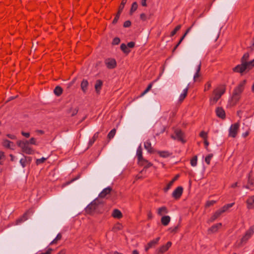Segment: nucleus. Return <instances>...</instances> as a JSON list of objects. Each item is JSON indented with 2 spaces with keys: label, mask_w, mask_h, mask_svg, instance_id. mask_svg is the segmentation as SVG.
I'll use <instances>...</instances> for the list:
<instances>
[{
  "label": "nucleus",
  "mask_w": 254,
  "mask_h": 254,
  "mask_svg": "<svg viewBox=\"0 0 254 254\" xmlns=\"http://www.w3.org/2000/svg\"><path fill=\"white\" fill-rule=\"evenodd\" d=\"M249 58V54L248 53H245L241 59L242 64L237 65L236 67L233 68V70L234 72L243 73L247 69H250L254 66V59L248 62L247 60Z\"/></svg>",
  "instance_id": "f257e3e1"
},
{
  "label": "nucleus",
  "mask_w": 254,
  "mask_h": 254,
  "mask_svg": "<svg viewBox=\"0 0 254 254\" xmlns=\"http://www.w3.org/2000/svg\"><path fill=\"white\" fill-rule=\"evenodd\" d=\"M103 201L96 198L87 206L85 211L86 213L89 214L100 213L103 211Z\"/></svg>",
  "instance_id": "f03ea898"
},
{
  "label": "nucleus",
  "mask_w": 254,
  "mask_h": 254,
  "mask_svg": "<svg viewBox=\"0 0 254 254\" xmlns=\"http://www.w3.org/2000/svg\"><path fill=\"white\" fill-rule=\"evenodd\" d=\"M246 82L247 80L245 79L240 82L234 88L230 101V104L231 105L235 106L240 99L241 94L244 90Z\"/></svg>",
  "instance_id": "7ed1b4c3"
},
{
  "label": "nucleus",
  "mask_w": 254,
  "mask_h": 254,
  "mask_svg": "<svg viewBox=\"0 0 254 254\" xmlns=\"http://www.w3.org/2000/svg\"><path fill=\"white\" fill-rule=\"evenodd\" d=\"M225 90L226 87L224 85H222L215 89L213 91L214 97L210 99V103L211 104H215L225 93Z\"/></svg>",
  "instance_id": "20e7f679"
},
{
  "label": "nucleus",
  "mask_w": 254,
  "mask_h": 254,
  "mask_svg": "<svg viewBox=\"0 0 254 254\" xmlns=\"http://www.w3.org/2000/svg\"><path fill=\"white\" fill-rule=\"evenodd\" d=\"M17 144L21 148L22 152L27 154H33L34 153V150L29 146L28 140H18Z\"/></svg>",
  "instance_id": "39448f33"
},
{
  "label": "nucleus",
  "mask_w": 254,
  "mask_h": 254,
  "mask_svg": "<svg viewBox=\"0 0 254 254\" xmlns=\"http://www.w3.org/2000/svg\"><path fill=\"white\" fill-rule=\"evenodd\" d=\"M254 234V225L252 226L248 230H247L245 235L242 237L241 240V244H245L247 241Z\"/></svg>",
  "instance_id": "423d86ee"
},
{
  "label": "nucleus",
  "mask_w": 254,
  "mask_h": 254,
  "mask_svg": "<svg viewBox=\"0 0 254 254\" xmlns=\"http://www.w3.org/2000/svg\"><path fill=\"white\" fill-rule=\"evenodd\" d=\"M175 135H172L171 137L174 139L185 143L186 141L184 139V133L180 129H176L174 131Z\"/></svg>",
  "instance_id": "0eeeda50"
},
{
  "label": "nucleus",
  "mask_w": 254,
  "mask_h": 254,
  "mask_svg": "<svg viewBox=\"0 0 254 254\" xmlns=\"http://www.w3.org/2000/svg\"><path fill=\"white\" fill-rule=\"evenodd\" d=\"M239 126L240 125L239 123H235L231 125L229 130V136L232 137L233 138L236 136L239 128Z\"/></svg>",
  "instance_id": "6e6552de"
},
{
  "label": "nucleus",
  "mask_w": 254,
  "mask_h": 254,
  "mask_svg": "<svg viewBox=\"0 0 254 254\" xmlns=\"http://www.w3.org/2000/svg\"><path fill=\"white\" fill-rule=\"evenodd\" d=\"M183 191V188L182 187H177L173 192L172 193V196L176 199H178L180 198L181 196Z\"/></svg>",
  "instance_id": "1a4fd4ad"
},
{
  "label": "nucleus",
  "mask_w": 254,
  "mask_h": 254,
  "mask_svg": "<svg viewBox=\"0 0 254 254\" xmlns=\"http://www.w3.org/2000/svg\"><path fill=\"white\" fill-rule=\"evenodd\" d=\"M105 64L109 69L114 68L117 65V63L114 59H107L105 61Z\"/></svg>",
  "instance_id": "9d476101"
},
{
  "label": "nucleus",
  "mask_w": 254,
  "mask_h": 254,
  "mask_svg": "<svg viewBox=\"0 0 254 254\" xmlns=\"http://www.w3.org/2000/svg\"><path fill=\"white\" fill-rule=\"evenodd\" d=\"M160 239V237H157L156 239L149 242L145 248V251L147 252L149 249L155 247V246L158 243Z\"/></svg>",
  "instance_id": "9b49d317"
},
{
  "label": "nucleus",
  "mask_w": 254,
  "mask_h": 254,
  "mask_svg": "<svg viewBox=\"0 0 254 254\" xmlns=\"http://www.w3.org/2000/svg\"><path fill=\"white\" fill-rule=\"evenodd\" d=\"M172 243L171 242H168L166 245L162 246L157 250V254H161L165 253L169 249Z\"/></svg>",
  "instance_id": "f8f14e48"
},
{
  "label": "nucleus",
  "mask_w": 254,
  "mask_h": 254,
  "mask_svg": "<svg viewBox=\"0 0 254 254\" xmlns=\"http://www.w3.org/2000/svg\"><path fill=\"white\" fill-rule=\"evenodd\" d=\"M136 155H137V158H138V161L139 163L141 162H147V160L144 159L143 158L142 152V148H141V145H140L137 149Z\"/></svg>",
  "instance_id": "ddd939ff"
},
{
  "label": "nucleus",
  "mask_w": 254,
  "mask_h": 254,
  "mask_svg": "<svg viewBox=\"0 0 254 254\" xmlns=\"http://www.w3.org/2000/svg\"><path fill=\"white\" fill-rule=\"evenodd\" d=\"M247 208L249 209L254 208V195L251 196L248 198L246 201Z\"/></svg>",
  "instance_id": "4468645a"
},
{
  "label": "nucleus",
  "mask_w": 254,
  "mask_h": 254,
  "mask_svg": "<svg viewBox=\"0 0 254 254\" xmlns=\"http://www.w3.org/2000/svg\"><path fill=\"white\" fill-rule=\"evenodd\" d=\"M112 189L110 187H108L107 188L104 189L99 194V197L100 198H104L107 194L110 193Z\"/></svg>",
  "instance_id": "2eb2a0df"
},
{
  "label": "nucleus",
  "mask_w": 254,
  "mask_h": 254,
  "mask_svg": "<svg viewBox=\"0 0 254 254\" xmlns=\"http://www.w3.org/2000/svg\"><path fill=\"white\" fill-rule=\"evenodd\" d=\"M179 177H180V176L179 174L176 175L174 177V178L172 179V180L171 181H170L169 183V184L167 185L166 187L164 189V190L165 192H167L169 190H170V189L171 188V187H172V186L173 185V184H174L175 181L177 180L178 179V178H179Z\"/></svg>",
  "instance_id": "dca6fc26"
},
{
  "label": "nucleus",
  "mask_w": 254,
  "mask_h": 254,
  "mask_svg": "<svg viewBox=\"0 0 254 254\" xmlns=\"http://www.w3.org/2000/svg\"><path fill=\"white\" fill-rule=\"evenodd\" d=\"M216 113L217 116L218 117H219L221 119H224L225 118V113L222 108L218 107L216 109Z\"/></svg>",
  "instance_id": "f3484780"
},
{
  "label": "nucleus",
  "mask_w": 254,
  "mask_h": 254,
  "mask_svg": "<svg viewBox=\"0 0 254 254\" xmlns=\"http://www.w3.org/2000/svg\"><path fill=\"white\" fill-rule=\"evenodd\" d=\"M88 82L86 79H83L81 83V89L83 93H86L88 90Z\"/></svg>",
  "instance_id": "a211bd4d"
},
{
  "label": "nucleus",
  "mask_w": 254,
  "mask_h": 254,
  "mask_svg": "<svg viewBox=\"0 0 254 254\" xmlns=\"http://www.w3.org/2000/svg\"><path fill=\"white\" fill-rule=\"evenodd\" d=\"M223 213V212L222 211L221 209L218 210L210 217V219L209 220V221L210 222H212L214 221L218 217H219L221 215V214H222Z\"/></svg>",
  "instance_id": "6ab92c4d"
},
{
  "label": "nucleus",
  "mask_w": 254,
  "mask_h": 254,
  "mask_svg": "<svg viewBox=\"0 0 254 254\" xmlns=\"http://www.w3.org/2000/svg\"><path fill=\"white\" fill-rule=\"evenodd\" d=\"M189 88V84H188L187 87L185 89H184L183 93L180 95V96L179 97V101L180 102H182L185 99V98L186 97L187 94H188Z\"/></svg>",
  "instance_id": "aec40b11"
},
{
  "label": "nucleus",
  "mask_w": 254,
  "mask_h": 254,
  "mask_svg": "<svg viewBox=\"0 0 254 254\" xmlns=\"http://www.w3.org/2000/svg\"><path fill=\"white\" fill-rule=\"evenodd\" d=\"M103 85V81L98 79L96 81L95 89L97 93H99Z\"/></svg>",
  "instance_id": "412c9836"
},
{
  "label": "nucleus",
  "mask_w": 254,
  "mask_h": 254,
  "mask_svg": "<svg viewBox=\"0 0 254 254\" xmlns=\"http://www.w3.org/2000/svg\"><path fill=\"white\" fill-rule=\"evenodd\" d=\"M112 216L115 218L120 219L123 217V215L120 210L115 209L112 214Z\"/></svg>",
  "instance_id": "4be33fe9"
},
{
  "label": "nucleus",
  "mask_w": 254,
  "mask_h": 254,
  "mask_svg": "<svg viewBox=\"0 0 254 254\" xmlns=\"http://www.w3.org/2000/svg\"><path fill=\"white\" fill-rule=\"evenodd\" d=\"M2 145L7 148L13 149L11 147L14 146L13 142L7 140H3L2 142Z\"/></svg>",
  "instance_id": "5701e85b"
},
{
  "label": "nucleus",
  "mask_w": 254,
  "mask_h": 254,
  "mask_svg": "<svg viewBox=\"0 0 254 254\" xmlns=\"http://www.w3.org/2000/svg\"><path fill=\"white\" fill-rule=\"evenodd\" d=\"M254 187V179L251 178L250 177H249L248 184L246 186H245V188L248 189H253V188Z\"/></svg>",
  "instance_id": "b1692460"
},
{
  "label": "nucleus",
  "mask_w": 254,
  "mask_h": 254,
  "mask_svg": "<svg viewBox=\"0 0 254 254\" xmlns=\"http://www.w3.org/2000/svg\"><path fill=\"white\" fill-rule=\"evenodd\" d=\"M171 218L169 216H164L161 218V222L164 226H167L170 222Z\"/></svg>",
  "instance_id": "393cba45"
},
{
  "label": "nucleus",
  "mask_w": 254,
  "mask_h": 254,
  "mask_svg": "<svg viewBox=\"0 0 254 254\" xmlns=\"http://www.w3.org/2000/svg\"><path fill=\"white\" fill-rule=\"evenodd\" d=\"M168 213V210L166 206H162L159 208L157 210V214L161 216L163 214H167Z\"/></svg>",
  "instance_id": "a878e982"
},
{
  "label": "nucleus",
  "mask_w": 254,
  "mask_h": 254,
  "mask_svg": "<svg viewBox=\"0 0 254 254\" xmlns=\"http://www.w3.org/2000/svg\"><path fill=\"white\" fill-rule=\"evenodd\" d=\"M144 148L148 151L149 153H153V149L151 147V144L149 140L146 141L144 142Z\"/></svg>",
  "instance_id": "bb28decb"
},
{
  "label": "nucleus",
  "mask_w": 254,
  "mask_h": 254,
  "mask_svg": "<svg viewBox=\"0 0 254 254\" xmlns=\"http://www.w3.org/2000/svg\"><path fill=\"white\" fill-rule=\"evenodd\" d=\"M29 211H26L23 215V216L21 217L18 218L16 220V224H19V223H22V222H24V221L28 219L27 215H28V213H29Z\"/></svg>",
  "instance_id": "cd10ccee"
},
{
  "label": "nucleus",
  "mask_w": 254,
  "mask_h": 254,
  "mask_svg": "<svg viewBox=\"0 0 254 254\" xmlns=\"http://www.w3.org/2000/svg\"><path fill=\"white\" fill-rule=\"evenodd\" d=\"M222 226V224L221 223H217L211 226L208 230V231L214 233L217 231V230L220 228Z\"/></svg>",
  "instance_id": "c85d7f7f"
},
{
  "label": "nucleus",
  "mask_w": 254,
  "mask_h": 254,
  "mask_svg": "<svg viewBox=\"0 0 254 254\" xmlns=\"http://www.w3.org/2000/svg\"><path fill=\"white\" fill-rule=\"evenodd\" d=\"M200 68H201V62H199L198 65H197V67L196 68V72L194 74V76H193V80L194 82L196 81V78L199 76V72L200 70Z\"/></svg>",
  "instance_id": "c756f323"
},
{
  "label": "nucleus",
  "mask_w": 254,
  "mask_h": 254,
  "mask_svg": "<svg viewBox=\"0 0 254 254\" xmlns=\"http://www.w3.org/2000/svg\"><path fill=\"white\" fill-rule=\"evenodd\" d=\"M63 90L60 86H57L55 87L54 93L57 96H60L63 93Z\"/></svg>",
  "instance_id": "7c9ffc66"
},
{
  "label": "nucleus",
  "mask_w": 254,
  "mask_h": 254,
  "mask_svg": "<svg viewBox=\"0 0 254 254\" xmlns=\"http://www.w3.org/2000/svg\"><path fill=\"white\" fill-rule=\"evenodd\" d=\"M139 163L141 165H144L143 170L140 172V173H142L145 170H146L147 168L152 166V164L150 162H149L148 161L147 162H141Z\"/></svg>",
  "instance_id": "2f4dec72"
},
{
  "label": "nucleus",
  "mask_w": 254,
  "mask_h": 254,
  "mask_svg": "<svg viewBox=\"0 0 254 254\" xmlns=\"http://www.w3.org/2000/svg\"><path fill=\"white\" fill-rule=\"evenodd\" d=\"M98 135H99V132H96L93 136L92 137V138L89 140V143H88V147L91 146L94 143V142L95 141V140L97 139V138L98 137Z\"/></svg>",
  "instance_id": "473e14b6"
},
{
  "label": "nucleus",
  "mask_w": 254,
  "mask_h": 254,
  "mask_svg": "<svg viewBox=\"0 0 254 254\" xmlns=\"http://www.w3.org/2000/svg\"><path fill=\"white\" fill-rule=\"evenodd\" d=\"M120 48L123 52L126 54H128L130 52V50L127 48V45L124 43L121 44Z\"/></svg>",
  "instance_id": "72a5a7b5"
},
{
  "label": "nucleus",
  "mask_w": 254,
  "mask_h": 254,
  "mask_svg": "<svg viewBox=\"0 0 254 254\" xmlns=\"http://www.w3.org/2000/svg\"><path fill=\"white\" fill-rule=\"evenodd\" d=\"M127 0H122L121 3L119 6V10L117 13L121 14V12H122V11L124 8L125 5L127 3Z\"/></svg>",
  "instance_id": "f704fd0d"
},
{
  "label": "nucleus",
  "mask_w": 254,
  "mask_h": 254,
  "mask_svg": "<svg viewBox=\"0 0 254 254\" xmlns=\"http://www.w3.org/2000/svg\"><path fill=\"white\" fill-rule=\"evenodd\" d=\"M138 7V4L136 2H133L132 3L130 9V14H132L133 12H134Z\"/></svg>",
  "instance_id": "c9c22d12"
},
{
  "label": "nucleus",
  "mask_w": 254,
  "mask_h": 254,
  "mask_svg": "<svg viewBox=\"0 0 254 254\" xmlns=\"http://www.w3.org/2000/svg\"><path fill=\"white\" fill-rule=\"evenodd\" d=\"M234 204V203H231L227 204L224 205V206H223L221 208V210H222V211L223 212H224L226 211H227L229 208H230L231 207H232Z\"/></svg>",
  "instance_id": "e433bc0d"
},
{
  "label": "nucleus",
  "mask_w": 254,
  "mask_h": 254,
  "mask_svg": "<svg viewBox=\"0 0 254 254\" xmlns=\"http://www.w3.org/2000/svg\"><path fill=\"white\" fill-rule=\"evenodd\" d=\"M158 153L161 157L164 158L169 157L170 155V154L168 151H158Z\"/></svg>",
  "instance_id": "4c0bfd02"
},
{
  "label": "nucleus",
  "mask_w": 254,
  "mask_h": 254,
  "mask_svg": "<svg viewBox=\"0 0 254 254\" xmlns=\"http://www.w3.org/2000/svg\"><path fill=\"white\" fill-rule=\"evenodd\" d=\"M116 129L115 128L112 129L108 133V138L110 139L111 138H113L114 137V136L116 134Z\"/></svg>",
  "instance_id": "58836bf2"
},
{
  "label": "nucleus",
  "mask_w": 254,
  "mask_h": 254,
  "mask_svg": "<svg viewBox=\"0 0 254 254\" xmlns=\"http://www.w3.org/2000/svg\"><path fill=\"white\" fill-rule=\"evenodd\" d=\"M197 156H194L191 160H190V164L192 167H195L197 165Z\"/></svg>",
  "instance_id": "ea45409f"
},
{
  "label": "nucleus",
  "mask_w": 254,
  "mask_h": 254,
  "mask_svg": "<svg viewBox=\"0 0 254 254\" xmlns=\"http://www.w3.org/2000/svg\"><path fill=\"white\" fill-rule=\"evenodd\" d=\"M181 25H178V26H177L175 27V28L171 32L170 36H174L176 34L177 32L181 29Z\"/></svg>",
  "instance_id": "a19ab883"
},
{
  "label": "nucleus",
  "mask_w": 254,
  "mask_h": 254,
  "mask_svg": "<svg viewBox=\"0 0 254 254\" xmlns=\"http://www.w3.org/2000/svg\"><path fill=\"white\" fill-rule=\"evenodd\" d=\"M78 111V109L77 107H76L75 108H71L69 110V113L71 114V116H73L77 113Z\"/></svg>",
  "instance_id": "79ce46f5"
},
{
  "label": "nucleus",
  "mask_w": 254,
  "mask_h": 254,
  "mask_svg": "<svg viewBox=\"0 0 254 254\" xmlns=\"http://www.w3.org/2000/svg\"><path fill=\"white\" fill-rule=\"evenodd\" d=\"M179 225H178L174 227H171L168 229V231L171 233H175L177 232L179 229Z\"/></svg>",
  "instance_id": "37998d69"
},
{
  "label": "nucleus",
  "mask_w": 254,
  "mask_h": 254,
  "mask_svg": "<svg viewBox=\"0 0 254 254\" xmlns=\"http://www.w3.org/2000/svg\"><path fill=\"white\" fill-rule=\"evenodd\" d=\"M213 157V154H208L205 158V161L207 163V164L209 165L210 160Z\"/></svg>",
  "instance_id": "c03bdc74"
},
{
  "label": "nucleus",
  "mask_w": 254,
  "mask_h": 254,
  "mask_svg": "<svg viewBox=\"0 0 254 254\" xmlns=\"http://www.w3.org/2000/svg\"><path fill=\"white\" fill-rule=\"evenodd\" d=\"M46 159L47 158L45 157H42L41 158L38 159L36 160V163L37 165H39L40 164L44 163L46 160Z\"/></svg>",
  "instance_id": "a18cd8bd"
},
{
  "label": "nucleus",
  "mask_w": 254,
  "mask_h": 254,
  "mask_svg": "<svg viewBox=\"0 0 254 254\" xmlns=\"http://www.w3.org/2000/svg\"><path fill=\"white\" fill-rule=\"evenodd\" d=\"M216 202V201L215 200H209L207 201L206 203L205 206L206 207H208L211 205H213L214 204H215Z\"/></svg>",
  "instance_id": "49530a36"
},
{
  "label": "nucleus",
  "mask_w": 254,
  "mask_h": 254,
  "mask_svg": "<svg viewBox=\"0 0 254 254\" xmlns=\"http://www.w3.org/2000/svg\"><path fill=\"white\" fill-rule=\"evenodd\" d=\"M120 38L118 37H116V38H114L113 42H112V44L114 45H118L120 43Z\"/></svg>",
  "instance_id": "de8ad7c7"
},
{
  "label": "nucleus",
  "mask_w": 254,
  "mask_h": 254,
  "mask_svg": "<svg viewBox=\"0 0 254 254\" xmlns=\"http://www.w3.org/2000/svg\"><path fill=\"white\" fill-rule=\"evenodd\" d=\"M26 162H27V159L26 158H22L20 159V163L23 168L26 166Z\"/></svg>",
  "instance_id": "09e8293b"
},
{
  "label": "nucleus",
  "mask_w": 254,
  "mask_h": 254,
  "mask_svg": "<svg viewBox=\"0 0 254 254\" xmlns=\"http://www.w3.org/2000/svg\"><path fill=\"white\" fill-rule=\"evenodd\" d=\"M29 141V143L33 145H38V143L36 142V139L34 137H32L29 140H28Z\"/></svg>",
  "instance_id": "8fccbe9b"
},
{
  "label": "nucleus",
  "mask_w": 254,
  "mask_h": 254,
  "mask_svg": "<svg viewBox=\"0 0 254 254\" xmlns=\"http://www.w3.org/2000/svg\"><path fill=\"white\" fill-rule=\"evenodd\" d=\"M120 15L121 14L118 13H117L115 17L114 18V20H113V21L112 22V23L113 24H116L117 23V22L118 21V19H119V17L120 16Z\"/></svg>",
  "instance_id": "3c124183"
},
{
  "label": "nucleus",
  "mask_w": 254,
  "mask_h": 254,
  "mask_svg": "<svg viewBox=\"0 0 254 254\" xmlns=\"http://www.w3.org/2000/svg\"><path fill=\"white\" fill-rule=\"evenodd\" d=\"M186 36L185 35H183V36L181 37V38L180 39V41H179V42L178 43V44L176 45V46L174 47V50H173V51H174L177 48V47L179 46V45L181 43V42L183 41V40H184V39L185 38Z\"/></svg>",
  "instance_id": "603ef678"
},
{
  "label": "nucleus",
  "mask_w": 254,
  "mask_h": 254,
  "mask_svg": "<svg viewBox=\"0 0 254 254\" xmlns=\"http://www.w3.org/2000/svg\"><path fill=\"white\" fill-rule=\"evenodd\" d=\"M199 135L200 137H201L202 138H203L204 139H206L207 138V132L204 131H202L200 132V134H199Z\"/></svg>",
  "instance_id": "864d4df0"
},
{
  "label": "nucleus",
  "mask_w": 254,
  "mask_h": 254,
  "mask_svg": "<svg viewBox=\"0 0 254 254\" xmlns=\"http://www.w3.org/2000/svg\"><path fill=\"white\" fill-rule=\"evenodd\" d=\"M4 154L2 151H0V165L3 164V162L1 160L2 159L4 158Z\"/></svg>",
  "instance_id": "5fc2aeb1"
},
{
  "label": "nucleus",
  "mask_w": 254,
  "mask_h": 254,
  "mask_svg": "<svg viewBox=\"0 0 254 254\" xmlns=\"http://www.w3.org/2000/svg\"><path fill=\"white\" fill-rule=\"evenodd\" d=\"M250 130V128L249 127H247V129L246 131L242 134V136L244 137H247L249 134Z\"/></svg>",
  "instance_id": "6e6d98bb"
},
{
  "label": "nucleus",
  "mask_w": 254,
  "mask_h": 254,
  "mask_svg": "<svg viewBox=\"0 0 254 254\" xmlns=\"http://www.w3.org/2000/svg\"><path fill=\"white\" fill-rule=\"evenodd\" d=\"M131 25V22L129 20L126 21L124 23V27H129Z\"/></svg>",
  "instance_id": "4d7b16f0"
},
{
  "label": "nucleus",
  "mask_w": 254,
  "mask_h": 254,
  "mask_svg": "<svg viewBox=\"0 0 254 254\" xmlns=\"http://www.w3.org/2000/svg\"><path fill=\"white\" fill-rule=\"evenodd\" d=\"M134 46H135V43L134 42H130L128 43L127 44V47L130 48H133L134 47Z\"/></svg>",
  "instance_id": "13d9d810"
},
{
  "label": "nucleus",
  "mask_w": 254,
  "mask_h": 254,
  "mask_svg": "<svg viewBox=\"0 0 254 254\" xmlns=\"http://www.w3.org/2000/svg\"><path fill=\"white\" fill-rule=\"evenodd\" d=\"M140 18L143 21H145L146 20V16L144 13H141L140 15Z\"/></svg>",
  "instance_id": "bf43d9fd"
},
{
  "label": "nucleus",
  "mask_w": 254,
  "mask_h": 254,
  "mask_svg": "<svg viewBox=\"0 0 254 254\" xmlns=\"http://www.w3.org/2000/svg\"><path fill=\"white\" fill-rule=\"evenodd\" d=\"M21 134L23 136H25L26 138H28L30 136V133L29 132H25L24 131L21 132Z\"/></svg>",
  "instance_id": "052dcab7"
},
{
  "label": "nucleus",
  "mask_w": 254,
  "mask_h": 254,
  "mask_svg": "<svg viewBox=\"0 0 254 254\" xmlns=\"http://www.w3.org/2000/svg\"><path fill=\"white\" fill-rule=\"evenodd\" d=\"M210 87H211V83L210 82H208L205 85L204 90L206 91V90H209V88H210Z\"/></svg>",
  "instance_id": "680f3d73"
},
{
  "label": "nucleus",
  "mask_w": 254,
  "mask_h": 254,
  "mask_svg": "<svg viewBox=\"0 0 254 254\" xmlns=\"http://www.w3.org/2000/svg\"><path fill=\"white\" fill-rule=\"evenodd\" d=\"M6 136H7L8 138H10V139H16V136H15V135H13V134H7L6 135Z\"/></svg>",
  "instance_id": "e2e57ef3"
},
{
  "label": "nucleus",
  "mask_w": 254,
  "mask_h": 254,
  "mask_svg": "<svg viewBox=\"0 0 254 254\" xmlns=\"http://www.w3.org/2000/svg\"><path fill=\"white\" fill-rule=\"evenodd\" d=\"M147 216L148 219H151L153 217L151 211H149L147 213Z\"/></svg>",
  "instance_id": "0e129e2a"
},
{
  "label": "nucleus",
  "mask_w": 254,
  "mask_h": 254,
  "mask_svg": "<svg viewBox=\"0 0 254 254\" xmlns=\"http://www.w3.org/2000/svg\"><path fill=\"white\" fill-rule=\"evenodd\" d=\"M62 235L61 233H59L56 237V239L58 241L62 239Z\"/></svg>",
  "instance_id": "69168bd1"
},
{
  "label": "nucleus",
  "mask_w": 254,
  "mask_h": 254,
  "mask_svg": "<svg viewBox=\"0 0 254 254\" xmlns=\"http://www.w3.org/2000/svg\"><path fill=\"white\" fill-rule=\"evenodd\" d=\"M204 145L205 146V148L206 149H207V147L208 146V145H209V142L207 140V139H204Z\"/></svg>",
  "instance_id": "338daca9"
},
{
  "label": "nucleus",
  "mask_w": 254,
  "mask_h": 254,
  "mask_svg": "<svg viewBox=\"0 0 254 254\" xmlns=\"http://www.w3.org/2000/svg\"><path fill=\"white\" fill-rule=\"evenodd\" d=\"M193 25V24L191 27H190L187 29V30H186V32L184 34V35H185L186 36L188 34V33L190 31L191 28Z\"/></svg>",
  "instance_id": "774afa93"
}]
</instances>
